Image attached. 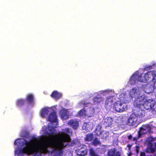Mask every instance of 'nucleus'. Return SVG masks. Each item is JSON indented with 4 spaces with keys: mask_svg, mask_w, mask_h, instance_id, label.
<instances>
[{
    "mask_svg": "<svg viewBox=\"0 0 156 156\" xmlns=\"http://www.w3.org/2000/svg\"><path fill=\"white\" fill-rule=\"evenodd\" d=\"M154 139L153 138L150 137L148 138L147 141H149V144L150 147H148L146 150L147 152L154 153L155 151V148L151 147L153 146V144L151 143V142Z\"/></svg>",
    "mask_w": 156,
    "mask_h": 156,
    "instance_id": "16",
    "label": "nucleus"
},
{
    "mask_svg": "<svg viewBox=\"0 0 156 156\" xmlns=\"http://www.w3.org/2000/svg\"><path fill=\"white\" fill-rule=\"evenodd\" d=\"M87 104H86V103H84L83 104V105H84V107H86L87 106H86V105H87Z\"/></svg>",
    "mask_w": 156,
    "mask_h": 156,
    "instance_id": "40",
    "label": "nucleus"
},
{
    "mask_svg": "<svg viewBox=\"0 0 156 156\" xmlns=\"http://www.w3.org/2000/svg\"><path fill=\"white\" fill-rule=\"evenodd\" d=\"M68 124L74 129H76L79 126V121L76 119H73L69 121Z\"/></svg>",
    "mask_w": 156,
    "mask_h": 156,
    "instance_id": "15",
    "label": "nucleus"
},
{
    "mask_svg": "<svg viewBox=\"0 0 156 156\" xmlns=\"http://www.w3.org/2000/svg\"><path fill=\"white\" fill-rule=\"evenodd\" d=\"M153 66H146L145 69L146 70L151 69H152Z\"/></svg>",
    "mask_w": 156,
    "mask_h": 156,
    "instance_id": "34",
    "label": "nucleus"
},
{
    "mask_svg": "<svg viewBox=\"0 0 156 156\" xmlns=\"http://www.w3.org/2000/svg\"><path fill=\"white\" fill-rule=\"evenodd\" d=\"M106 145H103L102 147L99 148L98 152L100 154H104L107 151V149Z\"/></svg>",
    "mask_w": 156,
    "mask_h": 156,
    "instance_id": "26",
    "label": "nucleus"
},
{
    "mask_svg": "<svg viewBox=\"0 0 156 156\" xmlns=\"http://www.w3.org/2000/svg\"><path fill=\"white\" fill-rule=\"evenodd\" d=\"M48 152L47 147L44 141V143L38 147V148H32L25 147L23 148L18 149L15 153L17 156H23L25 154L28 155L34 154V156H41L42 153L45 154Z\"/></svg>",
    "mask_w": 156,
    "mask_h": 156,
    "instance_id": "2",
    "label": "nucleus"
},
{
    "mask_svg": "<svg viewBox=\"0 0 156 156\" xmlns=\"http://www.w3.org/2000/svg\"><path fill=\"white\" fill-rule=\"evenodd\" d=\"M37 143V141L35 137H33L30 141H28L23 138L18 139L15 140L14 144L15 145H19L20 146H24L28 148H38L36 146V144Z\"/></svg>",
    "mask_w": 156,
    "mask_h": 156,
    "instance_id": "4",
    "label": "nucleus"
},
{
    "mask_svg": "<svg viewBox=\"0 0 156 156\" xmlns=\"http://www.w3.org/2000/svg\"><path fill=\"white\" fill-rule=\"evenodd\" d=\"M151 130V128L149 125L145 124L143 125L142 127L140 128L139 132V136H141L145 133L149 132Z\"/></svg>",
    "mask_w": 156,
    "mask_h": 156,
    "instance_id": "11",
    "label": "nucleus"
},
{
    "mask_svg": "<svg viewBox=\"0 0 156 156\" xmlns=\"http://www.w3.org/2000/svg\"><path fill=\"white\" fill-rule=\"evenodd\" d=\"M145 100V96L144 95L138 96L133 103L134 108L141 107L143 105Z\"/></svg>",
    "mask_w": 156,
    "mask_h": 156,
    "instance_id": "6",
    "label": "nucleus"
},
{
    "mask_svg": "<svg viewBox=\"0 0 156 156\" xmlns=\"http://www.w3.org/2000/svg\"><path fill=\"white\" fill-rule=\"evenodd\" d=\"M48 108L47 107H44L41 111V115L42 118H45L48 115Z\"/></svg>",
    "mask_w": 156,
    "mask_h": 156,
    "instance_id": "20",
    "label": "nucleus"
},
{
    "mask_svg": "<svg viewBox=\"0 0 156 156\" xmlns=\"http://www.w3.org/2000/svg\"><path fill=\"white\" fill-rule=\"evenodd\" d=\"M92 144L94 146H96L98 145H100L101 143L98 138H95L92 141Z\"/></svg>",
    "mask_w": 156,
    "mask_h": 156,
    "instance_id": "30",
    "label": "nucleus"
},
{
    "mask_svg": "<svg viewBox=\"0 0 156 156\" xmlns=\"http://www.w3.org/2000/svg\"><path fill=\"white\" fill-rule=\"evenodd\" d=\"M89 151L90 156H100L93 148H90L89 149Z\"/></svg>",
    "mask_w": 156,
    "mask_h": 156,
    "instance_id": "28",
    "label": "nucleus"
},
{
    "mask_svg": "<svg viewBox=\"0 0 156 156\" xmlns=\"http://www.w3.org/2000/svg\"><path fill=\"white\" fill-rule=\"evenodd\" d=\"M86 109L87 111L85 110V108H82L80 110L79 113V115L81 116H87L89 115H92L94 112V109L92 107H89V109Z\"/></svg>",
    "mask_w": 156,
    "mask_h": 156,
    "instance_id": "8",
    "label": "nucleus"
},
{
    "mask_svg": "<svg viewBox=\"0 0 156 156\" xmlns=\"http://www.w3.org/2000/svg\"><path fill=\"white\" fill-rule=\"evenodd\" d=\"M76 152L77 155L83 156L87 154V150L83 147H82L80 149H77L76 150Z\"/></svg>",
    "mask_w": 156,
    "mask_h": 156,
    "instance_id": "17",
    "label": "nucleus"
},
{
    "mask_svg": "<svg viewBox=\"0 0 156 156\" xmlns=\"http://www.w3.org/2000/svg\"><path fill=\"white\" fill-rule=\"evenodd\" d=\"M56 126H53V129L46 133L48 137L46 138L44 142L47 147H52L51 154L52 156H62L65 147L64 142L71 140L69 134L72 133L69 128L65 129L64 132H61L57 134L55 128Z\"/></svg>",
    "mask_w": 156,
    "mask_h": 156,
    "instance_id": "1",
    "label": "nucleus"
},
{
    "mask_svg": "<svg viewBox=\"0 0 156 156\" xmlns=\"http://www.w3.org/2000/svg\"><path fill=\"white\" fill-rule=\"evenodd\" d=\"M112 118L107 117L104 119V125L106 127H109L112 125Z\"/></svg>",
    "mask_w": 156,
    "mask_h": 156,
    "instance_id": "18",
    "label": "nucleus"
},
{
    "mask_svg": "<svg viewBox=\"0 0 156 156\" xmlns=\"http://www.w3.org/2000/svg\"><path fill=\"white\" fill-rule=\"evenodd\" d=\"M62 95L61 94L58 93L57 91H53L51 95V97L55 100L59 99L62 96Z\"/></svg>",
    "mask_w": 156,
    "mask_h": 156,
    "instance_id": "22",
    "label": "nucleus"
},
{
    "mask_svg": "<svg viewBox=\"0 0 156 156\" xmlns=\"http://www.w3.org/2000/svg\"><path fill=\"white\" fill-rule=\"evenodd\" d=\"M128 156H130V155L129 154H128Z\"/></svg>",
    "mask_w": 156,
    "mask_h": 156,
    "instance_id": "41",
    "label": "nucleus"
},
{
    "mask_svg": "<svg viewBox=\"0 0 156 156\" xmlns=\"http://www.w3.org/2000/svg\"><path fill=\"white\" fill-rule=\"evenodd\" d=\"M108 156H121V153L119 151H117L114 148L109 150L107 152Z\"/></svg>",
    "mask_w": 156,
    "mask_h": 156,
    "instance_id": "13",
    "label": "nucleus"
},
{
    "mask_svg": "<svg viewBox=\"0 0 156 156\" xmlns=\"http://www.w3.org/2000/svg\"><path fill=\"white\" fill-rule=\"evenodd\" d=\"M87 123H84L83 126V128L84 126H85L86 125H87ZM83 129H85V130H87V128L86 127L85 128H83Z\"/></svg>",
    "mask_w": 156,
    "mask_h": 156,
    "instance_id": "36",
    "label": "nucleus"
},
{
    "mask_svg": "<svg viewBox=\"0 0 156 156\" xmlns=\"http://www.w3.org/2000/svg\"><path fill=\"white\" fill-rule=\"evenodd\" d=\"M140 147L139 146H135V151L136 153L138 154L139 151Z\"/></svg>",
    "mask_w": 156,
    "mask_h": 156,
    "instance_id": "33",
    "label": "nucleus"
},
{
    "mask_svg": "<svg viewBox=\"0 0 156 156\" xmlns=\"http://www.w3.org/2000/svg\"><path fill=\"white\" fill-rule=\"evenodd\" d=\"M132 138V136L131 135H129L128 136V139L129 140H131Z\"/></svg>",
    "mask_w": 156,
    "mask_h": 156,
    "instance_id": "37",
    "label": "nucleus"
},
{
    "mask_svg": "<svg viewBox=\"0 0 156 156\" xmlns=\"http://www.w3.org/2000/svg\"><path fill=\"white\" fill-rule=\"evenodd\" d=\"M57 117L56 112L55 111L52 112L49 115L48 117V120L52 122L49 123L48 125V132L50 131V129H53V126H56V127H57L58 123Z\"/></svg>",
    "mask_w": 156,
    "mask_h": 156,
    "instance_id": "5",
    "label": "nucleus"
},
{
    "mask_svg": "<svg viewBox=\"0 0 156 156\" xmlns=\"http://www.w3.org/2000/svg\"><path fill=\"white\" fill-rule=\"evenodd\" d=\"M109 134L108 133L105 132V133H104L101 136V138L103 139H106L108 137Z\"/></svg>",
    "mask_w": 156,
    "mask_h": 156,
    "instance_id": "32",
    "label": "nucleus"
},
{
    "mask_svg": "<svg viewBox=\"0 0 156 156\" xmlns=\"http://www.w3.org/2000/svg\"><path fill=\"white\" fill-rule=\"evenodd\" d=\"M138 138L136 137H133V141H136Z\"/></svg>",
    "mask_w": 156,
    "mask_h": 156,
    "instance_id": "38",
    "label": "nucleus"
},
{
    "mask_svg": "<svg viewBox=\"0 0 156 156\" xmlns=\"http://www.w3.org/2000/svg\"><path fill=\"white\" fill-rule=\"evenodd\" d=\"M147 93H150V92H147Z\"/></svg>",
    "mask_w": 156,
    "mask_h": 156,
    "instance_id": "42",
    "label": "nucleus"
},
{
    "mask_svg": "<svg viewBox=\"0 0 156 156\" xmlns=\"http://www.w3.org/2000/svg\"><path fill=\"white\" fill-rule=\"evenodd\" d=\"M70 140L68 142L69 143H68L67 144H66V145H65L64 144V145L65 146V147H66V146H67V145H68V146H74L75 145V142L73 141H71V142H70Z\"/></svg>",
    "mask_w": 156,
    "mask_h": 156,
    "instance_id": "31",
    "label": "nucleus"
},
{
    "mask_svg": "<svg viewBox=\"0 0 156 156\" xmlns=\"http://www.w3.org/2000/svg\"><path fill=\"white\" fill-rule=\"evenodd\" d=\"M134 114L136 118H140L144 116L145 112L144 111L140 108V107L134 108L133 112L132 113Z\"/></svg>",
    "mask_w": 156,
    "mask_h": 156,
    "instance_id": "10",
    "label": "nucleus"
},
{
    "mask_svg": "<svg viewBox=\"0 0 156 156\" xmlns=\"http://www.w3.org/2000/svg\"><path fill=\"white\" fill-rule=\"evenodd\" d=\"M137 90L136 89L133 88L130 91V95L132 97H134L137 95Z\"/></svg>",
    "mask_w": 156,
    "mask_h": 156,
    "instance_id": "29",
    "label": "nucleus"
},
{
    "mask_svg": "<svg viewBox=\"0 0 156 156\" xmlns=\"http://www.w3.org/2000/svg\"><path fill=\"white\" fill-rule=\"evenodd\" d=\"M25 100L23 99H20L16 101V104L17 107H21L25 104Z\"/></svg>",
    "mask_w": 156,
    "mask_h": 156,
    "instance_id": "25",
    "label": "nucleus"
},
{
    "mask_svg": "<svg viewBox=\"0 0 156 156\" xmlns=\"http://www.w3.org/2000/svg\"><path fill=\"white\" fill-rule=\"evenodd\" d=\"M103 100L102 98L99 95L94 97L93 99V102L94 104L100 103Z\"/></svg>",
    "mask_w": 156,
    "mask_h": 156,
    "instance_id": "23",
    "label": "nucleus"
},
{
    "mask_svg": "<svg viewBox=\"0 0 156 156\" xmlns=\"http://www.w3.org/2000/svg\"><path fill=\"white\" fill-rule=\"evenodd\" d=\"M137 120V118L134 116V114H132L130 115L128 119L127 122V124L129 126H136L137 125L136 123Z\"/></svg>",
    "mask_w": 156,
    "mask_h": 156,
    "instance_id": "12",
    "label": "nucleus"
},
{
    "mask_svg": "<svg viewBox=\"0 0 156 156\" xmlns=\"http://www.w3.org/2000/svg\"><path fill=\"white\" fill-rule=\"evenodd\" d=\"M113 107L116 112H121L125 110L126 107L121 101H117L114 103Z\"/></svg>",
    "mask_w": 156,
    "mask_h": 156,
    "instance_id": "7",
    "label": "nucleus"
},
{
    "mask_svg": "<svg viewBox=\"0 0 156 156\" xmlns=\"http://www.w3.org/2000/svg\"><path fill=\"white\" fill-rule=\"evenodd\" d=\"M93 138L94 135L93 134H88L86 135L85 140L86 141H90L93 139Z\"/></svg>",
    "mask_w": 156,
    "mask_h": 156,
    "instance_id": "27",
    "label": "nucleus"
},
{
    "mask_svg": "<svg viewBox=\"0 0 156 156\" xmlns=\"http://www.w3.org/2000/svg\"><path fill=\"white\" fill-rule=\"evenodd\" d=\"M144 78H142V74L138 73L134 74L131 77L130 81L131 83H135L137 81L147 83L152 81L153 87L156 88V71L154 70L148 71L144 74Z\"/></svg>",
    "mask_w": 156,
    "mask_h": 156,
    "instance_id": "3",
    "label": "nucleus"
},
{
    "mask_svg": "<svg viewBox=\"0 0 156 156\" xmlns=\"http://www.w3.org/2000/svg\"><path fill=\"white\" fill-rule=\"evenodd\" d=\"M155 103V101L154 100L149 99L146 101L145 100L143 105L145 109H151L153 108Z\"/></svg>",
    "mask_w": 156,
    "mask_h": 156,
    "instance_id": "9",
    "label": "nucleus"
},
{
    "mask_svg": "<svg viewBox=\"0 0 156 156\" xmlns=\"http://www.w3.org/2000/svg\"><path fill=\"white\" fill-rule=\"evenodd\" d=\"M101 127L99 126L97 127L95 131V135L98 136H101L102 134H103L104 133H105V132L102 131L101 129Z\"/></svg>",
    "mask_w": 156,
    "mask_h": 156,
    "instance_id": "19",
    "label": "nucleus"
},
{
    "mask_svg": "<svg viewBox=\"0 0 156 156\" xmlns=\"http://www.w3.org/2000/svg\"><path fill=\"white\" fill-rule=\"evenodd\" d=\"M113 97H109L106 99L105 101V105H108L111 106L113 104Z\"/></svg>",
    "mask_w": 156,
    "mask_h": 156,
    "instance_id": "24",
    "label": "nucleus"
},
{
    "mask_svg": "<svg viewBox=\"0 0 156 156\" xmlns=\"http://www.w3.org/2000/svg\"><path fill=\"white\" fill-rule=\"evenodd\" d=\"M26 101L28 104H32L34 103V96L31 94H28L26 98Z\"/></svg>",
    "mask_w": 156,
    "mask_h": 156,
    "instance_id": "21",
    "label": "nucleus"
},
{
    "mask_svg": "<svg viewBox=\"0 0 156 156\" xmlns=\"http://www.w3.org/2000/svg\"><path fill=\"white\" fill-rule=\"evenodd\" d=\"M59 115L62 120H66L69 118L68 110L65 109H61L59 111Z\"/></svg>",
    "mask_w": 156,
    "mask_h": 156,
    "instance_id": "14",
    "label": "nucleus"
},
{
    "mask_svg": "<svg viewBox=\"0 0 156 156\" xmlns=\"http://www.w3.org/2000/svg\"><path fill=\"white\" fill-rule=\"evenodd\" d=\"M140 156H146V154L144 152H141L140 153Z\"/></svg>",
    "mask_w": 156,
    "mask_h": 156,
    "instance_id": "35",
    "label": "nucleus"
},
{
    "mask_svg": "<svg viewBox=\"0 0 156 156\" xmlns=\"http://www.w3.org/2000/svg\"><path fill=\"white\" fill-rule=\"evenodd\" d=\"M127 147L129 148V149H130L132 147V145L130 144H128L127 145Z\"/></svg>",
    "mask_w": 156,
    "mask_h": 156,
    "instance_id": "39",
    "label": "nucleus"
}]
</instances>
